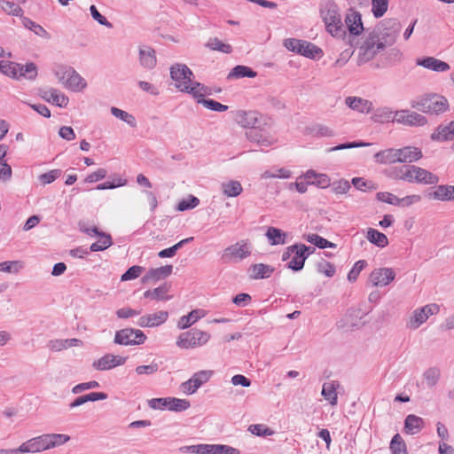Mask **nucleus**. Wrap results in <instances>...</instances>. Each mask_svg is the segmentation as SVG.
Instances as JSON below:
<instances>
[{"instance_id":"nucleus-1","label":"nucleus","mask_w":454,"mask_h":454,"mask_svg":"<svg viewBox=\"0 0 454 454\" xmlns=\"http://www.w3.org/2000/svg\"><path fill=\"white\" fill-rule=\"evenodd\" d=\"M320 16L325 24L327 32L333 36L345 39L347 32L342 24L338 5L333 0H326L320 8Z\"/></svg>"},{"instance_id":"nucleus-2","label":"nucleus","mask_w":454,"mask_h":454,"mask_svg":"<svg viewBox=\"0 0 454 454\" xmlns=\"http://www.w3.org/2000/svg\"><path fill=\"white\" fill-rule=\"evenodd\" d=\"M170 77L175 82L176 88L185 93L193 95L197 90L195 84H201L192 80L193 73L184 64H175L170 67Z\"/></svg>"},{"instance_id":"nucleus-3","label":"nucleus","mask_w":454,"mask_h":454,"mask_svg":"<svg viewBox=\"0 0 454 454\" xmlns=\"http://www.w3.org/2000/svg\"><path fill=\"white\" fill-rule=\"evenodd\" d=\"M413 108L430 114H440L444 113L448 107V100L438 94L427 95L418 101L411 103Z\"/></svg>"},{"instance_id":"nucleus-4","label":"nucleus","mask_w":454,"mask_h":454,"mask_svg":"<svg viewBox=\"0 0 454 454\" xmlns=\"http://www.w3.org/2000/svg\"><path fill=\"white\" fill-rule=\"evenodd\" d=\"M385 49V43L380 40L375 33H371L358 48L357 65L361 66L374 59Z\"/></svg>"},{"instance_id":"nucleus-5","label":"nucleus","mask_w":454,"mask_h":454,"mask_svg":"<svg viewBox=\"0 0 454 454\" xmlns=\"http://www.w3.org/2000/svg\"><path fill=\"white\" fill-rule=\"evenodd\" d=\"M210 338L209 333L193 328L178 336L176 346L184 349L196 348L207 344Z\"/></svg>"},{"instance_id":"nucleus-6","label":"nucleus","mask_w":454,"mask_h":454,"mask_svg":"<svg viewBox=\"0 0 454 454\" xmlns=\"http://www.w3.org/2000/svg\"><path fill=\"white\" fill-rule=\"evenodd\" d=\"M251 254V245L247 240H240L223 250L222 260L225 262H239Z\"/></svg>"},{"instance_id":"nucleus-7","label":"nucleus","mask_w":454,"mask_h":454,"mask_svg":"<svg viewBox=\"0 0 454 454\" xmlns=\"http://www.w3.org/2000/svg\"><path fill=\"white\" fill-rule=\"evenodd\" d=\"M211 370H201L192 374L186 381L181 383L180 390L186 395H192L213 376Z\"/></svg>"},{"instance_id":"nucleus-8","label":"nucleus","mask_w":454,"mask_h":454,"mask_svg":"<svg viewBox=\"0 0 454 454\" xmlns=\"http://www.w3.org/2000/svg\"><path fill=\"white\" fill-rule=\"evenodd\" d=\"M197 90H194L192 97L198 104L203 105L206 108L215 112H225L228 106L223 105L210 98H204L207 95H211V90L204 84H195Z\"/></svg>"},{"instance_id":"nucleus-9","label":"nucleus","mask_w":454,"mask_h":454,"mask_svg":"<svg viewBox=\"0 0 454 454\" xmlns=\"http://www.w3.org/2000/svg\"><path fill=\"white\" fill-rule=\"evenodd\" d=\"M146 335L139 329L125 328L115 332V343L121 345H141Z\"/></svg>"},{"instance_id":"nucleus-10","label":"nucleus","mask_w":454,"mask_h":454,"mask_svg":"<svg viewBox=\"0 0 454 454\" xmlns=\"http://www.w3.org/2000/svg\"><path fill=\"white\" fill-rule=\"evenodd\" d=\"M45 434L37 437L31 438L27 442H23L17 449H11V454L18 453H36L49 450L47 445V439Z\"/></svg>"},{"instance_id":"nucleus-11","label":"nucleus","mask_w":454,"mask_h":454,"mask_svg":"<svg viewBox=\"0 0 454 454\" xmlns=\"http://www.w3.org/2000/svg\"><path fill=\"white\" fill-rule=\"evenodd\" d=\"M438 312L439 306L434 303L417 309L412 312L408 326L411 329H417L428 319L429 316L437 314Z\"/></svg>"},{"instance_id":"nucleus-12","label":"nucleus","mask_w":454,"mask_h":454,"mask_svg":"<svg viewBox=\"0 0 454 454\" xmlns=\"http://www.w3.org/2000/svg\"><path fill=\"white\" fill-rule=\"evenodd\" d=\"M261 114L256 111L237 110L233 113L235 122L246 129L258 128L261 124Z\"/></svg>"},{"instance_id":"nucleus-13","label":"nucleus","mask_w":454,"mask_h":454,"mask_svg":"<svg viewBox=\"0 0 454 454\" xmlns=\"http://www.w3.org/2000/svg\"><path fill=\"white\" fill-rule=\"evenodd\" d=\"M395 278V272L391 268H379L373 270L369 277L372 286H386Z\"/></svg>"},{"instance_id":"nucleus-14","label":"nucleus","mask_w":454,"mask_h":454,"mask_svg":"<svg viewBox=\"0 0 454 454\" xmlns=\"http://www.w3.org/2000/svg\"><path fill=\"white\" fill-rule=\"evenodd\" d=\"M395 121L407 126H424L427 122L424 115L409 110L395 111Z\"/></svg>"},{"instance_id":"nucleus-15","label":"nucleus","mask_w":454,"mask_h":454,"mask_svg":"<svg viewBox=\"0 0 454 454\" xmlns=\"http://www.w3.org/2000/svg\"><path fill=\"white\" fill-rule=\"evenodd\" d=\"M410 176L409 183L435 184L439 182L437 176L415 165H411Z\"/></svg>"},{"instance_id":"nucleus-16","label":"nucleus","mask_w":454,"mask_h":454,"mask_svg":"<svg viewBox=\"0 0 454 454\" xmlns=\"http://www.w3.org/2000/svg\"><path fill=\"white\" fill-rule=\"evenodd\" d=\"M81 230L86 232L88 235L91 237L98 238V240L91 244L90 251L97 252L106 249L112 245V239L110 235H106L98 231L96 227L92 228H85Z\"/></svg>"},{"instance_id":"nucleus-17","label":"nucleus","mask_w":454,"mask_h":454,"mask_svg":"<svg viewBox=\"0 0 454 454\" xmlns=\"http://www.w3.org/2000/svg\"><path fill=\"white\" fill-rule=\"evenodd\" d=\"M247 138L254 143L261 146H270L275 144L276 139L272 135L264 129H259L257 128H254L246 132Z\"/></svg>"},{"instance_id":"nucleus-18","label":"nucleus","mask_w":454,"mask_h":454,"mask_svg":"<svg viewBox=\"0 0 454 454\" xmlns=\"http://www.w3.org/2000/svg\"><path fill=\"white\" fill-rule=\"evenodd\" d=\"M40 96L45 101L59 107H66L69 102L68 98L65 94L54 88L40 90Z\"/></svg>"},{"instance_id":"nucleus-19","label":"nucleus","mask_w":454,"mask_h":454,"mask_svg":"<svg viewBox=\"0 0 454 454\" xmlns=\"http://www.w3.org/2000/svg\"><path fill=\"white\" fill-rule=\"evenodd\" d=\"M168 317V313L167 311H158L152 314H147L142 316L137 325L141 327H156L167 321Z\"/></svg>"},{"instance_id":"nucleus-20","label":"nucleus","mask_w":454,"mask_h":454,"mask_svg":"<svg viewBox=\"0 0 454 454\" xmlns=\"http://www.w3.org/2000/svg\"><path fill=\"white\" fill-rule=\"evenodd\" d=\"M364 317V313L360 309L351 308L348 309L341 322L342 327L347 329H352L354 327H359L364 325L362 319Z\"/></svg>"},{"instance_id":"nucleus-21","label":"nucleus","mask_w":454,"mask_h":454,"mask_svg":"<svg viewBox=\"0 0 454 454\" xmlns=\"http://www.w3.org/2000/svg\"><path fill=\"white\" fill-rule=\"evenodd\" d=\"M416 64L418 66L423 67L424 68L441 73L447 72L450 68L447 62L435 59L434 57L417 59Z\"/></svg>"},{"instance_id":"nucleus-22","label":"nucleus","mask_w":454,"mask_h":454,"mask_svg":"<svg viewBox=\"0 0 454 454\" xmlns=\"http://www.w3.org/2000/svg\"><path fill=\"white\" fill-rule=\"evenodd\" d=\"M140 65L146 69H153L157 63L155 51L148 45H141L138 48Z\"/></svg>"},{"instance_id":"nucleus-23","label":"nucleus","mask_w":454,"mask_h":454,"mask_svg":"<svg viewBox=\"0 0 454 454\" xmlns=\"http://www.w3.org/2000/svg\"><path fill=\"white\" fill-rule=\"evenodd\" d=\"M172 265H165L156 269H150L146 274L143 276L141 280L144 284L151 281L156 282L168 277L172 273Z\"/></svg>"},{"instance_id":"nucleus-24","label":"nucleus","mask_w":454,"mask_h":454,"mask_svg":"<svg viewBox=\"0 0 454 454\" xmlns=\"http://www.w3.org/2000/svg\"><path fill=\"white\" fill-rule=\"evenodd\" d=\"M345 104L352 110L361 114H368L372 109V103L359 97H347Z\"/></svg>"},{"instance_id":"nucleus-25","label":"nucleus","mask_w":454,"mask_h":454,"mask_svg":"<svg viewBox=\"0 0 454 454\" xmlns=\"http://www.w3.org/2000/svg\"><path fill=\"white\" fill-rule=\"evenodd\" d=\"M398 156L400 163H411L421 159L423 154L416 146H404L398 149Z\"/></svg>"},{"instance_id":"nucleus-26","label":"nucleus","mask_w":454,"mask_h":454,"mask_svg":"<svg viewBox=\"0 0 454 454\" xmlns=\"http://www.w3.org/2000/svg\"><path fill=\"white\" fill-rule=\"evenodd\" d=\"M304 133L313 137H332L335 136V131L329 126L324 124H312L305 128Z\"/></svg>"},{"instance_id":"nucleus-27","label":"nucleus","mask_w":454,"mask_h":454,"mask_svg":"<svg viewBox=\"0 0 454 454\" xmlns=\"http://www.w3.org/2000/svg\"><path fill=\"white\" fill-rule=\"evenodd\" d=\"M307 246L304 244H300L299 247L294 253V256L288 262L287 267L294 271H299L303 269L305 261L308 258V254H306Z\"/></svg>"},{"instance_id":"nucleus-28","label":"nucleus","mask_w":454,"mask_h":454,"mask_svg":"<svg viewBox=\"0 0 454 454\" xmlns=\"http://www.w3.org/2000/svg\"><path fill=\"white\" fill-rule=\"evenodd\" d=\"M431 139L434 141H447L454 139V121L447 125H440L432 133Z\"/></svg>"},{"instance_id":"nucleus-29","label":"nucleus","mask_w":454,"mask_h":454,"mask_svg":"<svg viewBox=\"0 0 454 454\" xmlns=\"http://www.w3.org/2000/svg\"><path fill=\"white\" fill-rule=\"evenodd\" d=\"M345 23L351 35H357L364 29L361 14L357 12L351 11L348 13L345 18Z\"/></svg>"},{"instance_id":"nucleus-30","label":"nucleus","mask_w":454,"mask_h":454,"mask_svg":"<svg viewBox=\"0 0 454 454\" xmlns=\"http://www.w3.org/2000/svg\"><path fill=\"white\" fill-rule=\"evenodd\" d=\"M340 382L336 380L325 382L323 384L321 395L325 397V400L329 401L333 406L337 404V388L340 387Z\"/></svg>"},{"instance_id":"nucleus-31","label":"nucleus","mask_w":454,"mask_h":454,"mask_svg":"<svg viewBox=\"0 0 454 454\" xmlns=\"http://www.w3.org/2000/svg\"><path fill=\"white\" fill-rule=\"evenodd\" d=\"M375 160L380 164H394L399 162L398 149L388 148L378 152L374 155Z\"/></svg>"},{"instance_id":"nucleus-32","label":"nucleus","mask_w":454,"mask_h":454,"mask_svg":"<svg viewBox=\"0 0 454 454\" xmlns=\"http://www.w3.org/2000/svg\"><path fill=\"white\" fill-rule=\"evenodd\" d=\"M275 269L268 264L257 263L249 268V277L252 279H262L270 277Z\"/></svg>"},{"instance_id":"nucleus-33","label":"nucleus","mask_w":454,"mask_h":454,"mask_svg":"<svg viewBox=\"0 0 454 454\" xmlns=\"http://www.w3.org/2000/svg\"><path fill=\"white\" fill-rule=\"evenodd\" d=\"M67 75L68 76V81L65 82L67 89L80 91L86 87V82L74 69L69 70Z\"/></svg>"},{"instance_id":"nucleus-34","label":"nucleus","mask_w":454,"mask_h":454,"mask_svg":"<svg viewBox=\"0 0 454 454\" xmlns=\"http://www.w3.org/2000/svg\"><path fill=\"white\" fill-rule=\"evenodd\" d=\"M265 236L271 246L285 245L286 243L287 233L278 228L269 227Z\"/></svg>"},{"instance_id":"nucleus-35","label":"nucleus","mask_w":454,"mask_h":454,"mask_svg":"<svg viewBox=\"0 0 454 454\" xmlns=\"http://www.w3.org/2000/svg\"><path fill=\"white\" fill-rule=\"evenodd\" d=\"M411 165L391 167L386 170V175L391 179L409 182V177H411Z\"/></svg>"},{"instance_id":"nucleus-36","label":"nucleus","mask_w":454,"mask_h":454,"mask_svg":"<svg viewBox=\"0 0 454 454\" xmlns=\"http://www.w3.org/2000/svg\"><path fill=\"white\" fill-rule=\"evenodd\" d=\"M429 196L442 201L454 200V185H438Z\"/></svg>"},{"instance_id":"nucleus-37","label":"nucleus","mask_w":454,"mask_h":454,"mask_svg":"<svg viewBox=\"0 0 454 454\" xmlns=\"http://www.w3.org/2000/svg\"><path fill=\"white\" fill-rule=\"evenodd\" d=\"M424 427V421L420 417L410 414L404 420V431L408 434L419 433Z\"/></svg>"},{"instance_id":"nucleus-38","label":"nucleus","mask_w":454,"mask_h":454,"mask_svg":"<svg viewBox=\"0 0 454 454\" xmlns=\"http://www.w3.org/2000/svg\"><path fill=\"white\" fill-rule=\"evenodd\" d=\"M170 290V285L168 283H164L153 290H147L144 293L145 298H151L156 301H166L171 299V296H168L167 294Z\"/></svg>"},{"instance_id":"nucleus-39","label":"nucleus","mask_w":454,"mask_h":454,"mask_svg":"<svg viewBox=\"0 0 454 454\" xmlns=\"http://www.w3.org/2000/svg\"><path fill=\"white\" fill-rule=\"evenodd\" d=\"M372 119L373 121L380 123L395 121V112L388 107H380L373 113Z\"/></svg>"},{"instance_id":"nucleus-40","label":"nucleus","mask_w":454,"mask_h":454,"mask_svg":"<svg viewBox=\"0 0 454 454\" xmlns=\"http://www.w3.org/2000/svg\"><path fill=\"white\" fill-rule=\"evenodd\" d=\"M366 239L373 245L379 247H385L388 244L387 236L372 228H369L366 234Z\"/></svg>"},{"instance_id":"nucleus-41","label":"nucleus","mask_w":454,"mask_h":454,"mask_svg":"<svg viewBox=\"0 0 454 454\" xmlns=\"http://www.w3.org/2000/svg\"><path fill=\"white\" fill-rule=\"evenodd\" d=\"M422 377L427 387L432 388L437 385L441 377V371L437 367H430L424 372Z\"/></svg>"},{"instance_id":"nucleus-42","label":"nucleus","mask_w":454,"mask_h":454,"mask_svg":"<svg viewBox=\"0 0 454 454\" xmlns=\"http://www.w3.org/2000/svg\"><path fill=\"white\" fill-rule=\"evenodd\" d=\"M221 187L223 193L227 197H237L243 191L241 184L235 180H230L223 183Z\"/></svg>"},{"instance_id":"nucleus-43","label":"nucleus","mask_w":454,"mask_h":454,"mask_svg":"<svg viewBox=\"0 0 454 454\" xmlns=\"http://www.w3.org/2000/svg\"><path fill=\"white\" fill-rule=\"evenodd\" d=\"M22 23L25 27L34 31V33L36 35L41 36L44 39H51L50 34L42 26L36 24L30 19L27 17H22Z\"/></svg>"},{"instance_id":"nucleus-44","label":"nucleus","mask_w":454,"mask_h":454,"mask_svg":"<svg viewBox=\"0 0 454 454\" xmlns=\"http://www.w3.org/2000/svg\"><path fill=\"white\" fill-rule=\"evenodd\" d=\"M45 435L49 450L61 446L70 440L69 435L65 434H45Z\"/></svg>"},{"instance_id":"nucleus-45","label":"nucleus","mask_w":454,"mask_h":454,"mask_svg":"<svg viewBox=\"0 0 454 454\" xmlns=\"http://www.w3.org/2000/svg\"><path fill=\"white\" fill-rule=\"evenodd\" d=\"M298 53L308 58L315 59L318 55L322 54V51L314 43L307 41H302L301 45V51Z\"/></svg>"},{"instance_id":"nucleus-46","label":"nucleus","mask_w":454,"mask_h":454,"mask_svg":"<svg viewBox=\"0 0 454 454\" xmlns=\"http://www.w3.org/2000/svg\"><path fill=\"white\" fill-rule=\"evenodd\" d=\"M200 309L192 310L188 315L183 316L180 317L177 326L180 329H186L190 327L192 324H194L200 317Z\"/></svg>"},{"instance_id":"nucleus-47","label":"nucleus","mask_w":454,"mask_h":454,"mask_svg":"<svg viewBox=\"0 0 454 454\" xmlns=\"http://www.w3.org/2000/svg\"><path fill=\"white\" fill-rule=\"evenodd\" d=\"M256 76V72L246 66H236L228 74V78H243Z\"/></svg>"},{"instance_id":"nucleus-48","label":"nucleus","mask_w":454,"mask_h":454,"mask_svg":"<svg viewBox=\"0 0 454 454\" xmlns=\"http://www.w3.org/2000/svg\"><path fill=\"white\" fill-rule=\"evenodd\" d=\"M0 8L8 15L22 17L23 10L13 2L0 0Z\"/></svg>"},{"instance_id":"nucleus-49","label":"nucleus","mask_w":454,"mask_h":454,"mask_svg":"<svg viewBox=\"0 0 454 454\" xmlns=\"http://www.w3.org/2000/svg\"><path fill=\"white\" fill-rule=\"evenodd\" d=\"M306 240L316 247L319 248H333L336 247V245L331 241H328L327 239L322 238L321 236L317 234H309L306 236Z\"/></svg>"},{"instance_id":"nucleus-50","label":"nucleus","mask_w":454,"mask_h":454,"mask_svg":"<svg viewBox=\"0 0 454 454\" xmlns=\"http://www.w3.org/2000/svg\"><path fill=\"white\" fill-rule=\"evenodd\" d=\"M168 409L171 411L180 412L186 411L190 408L191 403L186 399H180L176 397H169Z\"/></svg>"},{"instance_id":"nucleus-51","label":"nucleus","mask_w":454,"mask_h":454,"mask_svg":"<svg viewBox=\"0 0 454 454\" xmlns=\"http://www.w3.org/2000/svg\"><path fill=\"white\" fill-rule=\"evenodd\" d=\"M20 64L14 62L0 61V72L12 78H18Z\"/></svg>"},{"instance_id":"nucleus-52","label":"nucleus","mask_w":454,"mask_h":454,"mask_svg":"<svg viewBox=\"0 0 454 454\" xmlns=\"http://www.w3.org/2000/svg\"><path fill=\"white\" fill-rule=\"evenodd\" d=\"M390 450L393 454H407L406 444L399 434H395L392 438Z\"/></svg>"},{"instance_id":"nucleus-53","label":"nucleus","mask_w":454,"mask_h":454,"mask_svg":"<svg viewBox=\"0 0 454 454\" xmlns=\"http://www.w3.org/2000/svg\"><path fill=\"white\" fill-rule=\"evenodd\" d=\"M207 47L223 53H231L232 51V47L229 43H224L216 37L210 38L207 43Z\"/></svg>"},{"instance_id":"nucleus-54","label":"nucleus","mask_w":454,"mask_h":454,"mask_svg":"<svg viewBox=\"0 0 454 454\" xmlns=\"http://www.w3.org/2000/svg\"><path fill=\"white\" fill-rule=\"evenodd\" d=\"M18 78L25 77L28 80H34L37 75V68L34 63H27L25 66L20 64Z\"/></svg>"},{"instance_id":"nucleus-55","label":"nucleus","mask_w":454,"mask_h":454,"mask_svg":"<svg viewBox=\"0 0 454 454\" xmlns=\"http://www.w3.org/2000/svg\"><path fill=\"white\" fill-rule=\"evenodd\" d=\"M92 366L100 371L111 369L114 367V355L104 356L98 360L94 361Z\"/></svg>"},{"instance_id":"nucleus-56","label":"nucleus","mask_w":454,"mask_h":454,"mask_svg":"<svg viewBox=\"0 0 454 454\" xmlns=\"http://www.w3.org/2000/svg\"><path fill=\"white\" fill-rule=\"evenodd\" d=\"M23 267L20 261H5L0 262V271L7 273H17Z\"/></svg>"},{"instance_id":"nucleus-57","label":"nucleus","mask_w":454,"mask_h":454,"mask_svg":"<svg viewBox=\"0 0 454 454\" xmlns=\"http://www.w3.org/2000/svg\"><path fill=\"white\" fill-rule=\"evenodd\" d=\"M372 13L376 18L382 17L387 10L388 0H372Z\"/></svg>"},{"instance_id":"nucleus-58","label":"nucleus","mask_w":454,"mask_h":454,"mask_svg":"<svg viewBox=\"0 0 454 454\" xmlns=\"http://www.w3.org/2000/svg\"><path fill=\"white\" fill-rule=\"evenodd\" d=\"M248 430L251 434L257 436H268L272 435L274 434L273 430H271L270 427L262 424L251 425L248 427Z\"/></svg>"},{"instance_id":"nucleus-59","label":"nucleus","mask_w":454,"mask_h":454,"mask_svg":"<svg viewBox=\"0 0 454 454\" xmlns=\"http://www.w3.org/2000/svg\"><path fill=\"white\" fill-rule=\"evenodd\" d=\"M199 204L200 200L193 195H190L187 200H183L178 203L176 209L185 211L196 207Z\"/></svg>"},{"instance_id":"nucleus-60","label":"nucleus","mask_w":454,"mask_h":454,"mask_svg":"<svg viewBox=\"0 0 454 454\" xmlns=\"http://www.w3.org/2000/svg\"><path fill=\"white\" fill-rule=\"evenodd\" d=\"M367 262L365 260L357 261L348 274V281L355 282L357 279L360 272L365 268Z\"/></svg>"},{"instance_id":"nucleus-61","label":"nucleus","mask_w":454,"mask_h":454,"mask_svg":"<svg viewBox=\"0 0 454 454\" xmlns=\"http://www.w3.org/2000/svg\"><path fill=\"white\" fill-rule=\"evenodd\" d=\"M145 270V268L138 265H134L128 269V270L121 275V281L132 280L138 278Z\"/></svg>"},{"instance_id":"nucleus-62","label":"nucleus","mask_w":454,"mask_h":454,"mask_svg":"<svg viewBox=\"0 0 454 454\" xmlns=\"http://www.w3.org/2000/svg\"><path fill=\"white\" fill-rule=\"evenodd\" d=\"M317 270L319 273L325 274V276L331 278L335 273V267L331 262L322 260L317 263Z\"/></svg>"},{"instance_id":"nucleus-63","label":"nucleus","mask_w":454,"mask_h":454,"mask_svg":"<svg viewBox=\"0 0 454 454\" xmlns=\"http://www.w3.org/2000/svg\"><path fill=\"white\" fill-rule=\"evenodd\" d=\"M330 185L332 187L333 192L335 194H345L351 188L349 182L344 179L335 181Z\"/></svg>"},{"instance_id":"nucleus-64","label":"nucleus","mask_w":454,"mask_h":454,"mask_svg":"<svg viewBox=\"0 0 454 454\" xmlns=\"http://www.w3.org/2000/svg\"><path fill=\"white\" fill-rule=\"evenodd\" d=\"M212 454H239V450L228 446L222 444H212Z\"/></svg>"}]
</instances>
